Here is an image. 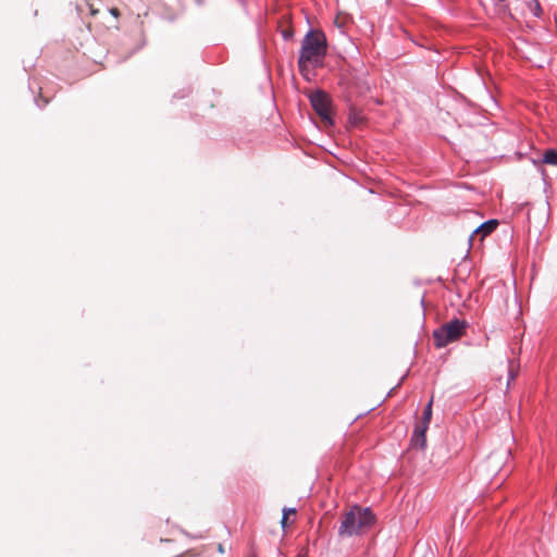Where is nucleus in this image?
<instances>
[{"label":"nucleus","instance_id":"nucleus-1","mask_svg":"<svg viewBox=\"0 0 557 557\" xmlns=\"http://www.w3.org/2000/svg\"><path fill=\"white\" fill-rule=\"evenodd\" d=\"M375 522V516L369 507L352 506L344 516L338 527V535L351 537L368 531Z\"/></svg>","mask_w":557,"mask_h":557},{"label":"nucleus","instance_id":"nucleus-2","mask_svg":"<svg viewBox=\"0 0 557 557\" xmlns=\"http://www.w3.org/2000/svg\"><path fill=\"white\" fill-rule=\"evenodd\" d=\"M327 52L325 35L319 30H309L302 41L299 51L298 66L304 71L307 64L318 65Z\"/></svg>","mask_w":557,"mask_h":557},{"label":"nucleus","instance_id":"nucleus-3","mask_svg":"<svg viewBox=\"0 0 557 557\" xmlns=\"http://www.w3.org/2000/svg\"><path fill=\"white\" fill-rule=\"evenodd\" d=\"M466 320L453 319L433 331L434 345L437 348H444L462 337L468 327Z\"/></svg>","mask_w":557,"mask_h":557},{"label":"nucleus","instance_id":"nucleus-4","mask_svg":"<svg viewBox=\"0 0 557 557\" xmlns=\"http://www.w3.org/2000/svg\"><path fill=\"white\" fill-rule=\"evenodd\" d=\"M310 103L315 111V113L323 120L331 122L330 116V107H331V99L330 96L321 90L317 89L312 91L309 95Z\"/></svg>","mask_w":557,"mask_h":557},{"label":"nucleus","instance_id":"nucleus-5","mask_svg":"<svg viewBox=\"0 0 557 557\" xmlns=\"http://www.w3.org/2000/svg\"><path fill=\"white\" fill-rule=\"evenodd\" d=\"M426 430H428L426 426L417 425L414 428V431H413V434H412L411 441H410L412 448L422 450L426 447V436H425Z\"/></svg>","mask_w":557,"mask_h":557},{"label":"nucleus","instance_id":"nucleus-6","mask_svg":"<svg viewBox=\"0 0 557 557\" xmlns=\"http://www.w3.org/2000/svg\"><path fill=\"white\" fill-rule=\"evenodd\" d=\"M498 222L497 220H488L484 223H482L471 235V239H473L476 236H480V239H483L485 236L490 235L495 231L497 227Z\"/></svg>","mask_w":557,"mask_h":557},{"label":"nucleus","instance_id":"nucleus-7","mask_svg":"<svg viewBox=\"0 0 557 557\" xmlns=\"http://www.w3.org/2000/svg\"><path fill=\"white\" fill-rule=\"evenodd\" d=\"M348 122L352 126L361 125L364 122L363 111L356 106H350L348 110Z\"/></svg>","mask_w":557,"mask_h":557},{"label":"nucleus","instance_id":"nucleus-8","mask_svg":"<svg viewBox=\"0 0 557 557\" xmlns=\"http://www.w3.org/2000/svg\"><path fill=\"white\" fill-rule=\"evenodd\" d=\"M523 2L534 17L540 18L542 16L543 10L539 0H523Z\"/></svg>","mask_w":557,"mask_h":557},{"label":"nucleus","instance_id":"nucleus-9","mask_svg":"<svg viewBox=\"0 0 557 557\" xmlns=\"http://www.w3.org/2000/svg\"><path fill=\"white\" fill-rule=\"evenodd\" d=\"M543 162L550 165H557V150H546L543 154Z\"/></svg>","mask_w":557,"mask_h":557},{"label":"nucleus","instance_id":"nucleus-10","mask_svg":"<svg viewBox=\"0 0 557 557\" xmlns=\"http://www.w3.org/2000/svg\"><path fill=\"white\" fill-rule=\"evenodd\" d=\"M431 417H432V401H430L424 411H423V414H422V422L421 424H419L420 426H426L429 428V424H430V421H431Z\"/></svg>","mask_w":557,"mask_h":557},{"label":"nucleus","instance_id":"nucleus-11","mask_svg":"<svg viewBox=\"0 0 557 557\" xmlns=\"http://www.w3.org/2000/svg\"><path fill=\"white\" fill-rule=\"evenodd\" d=\"M290 513L295 515L296 513V509L295 508H285L283 510V517H282V527L283 528L286 527L287 518H289Z\"/></svg>","mask_w":557,"mask_h":557},{"label":"nucleus","instance_id":"nucleus-12","mask_svg":"<svg viewBox=\"0 0 557 557\" xmlns=\"http://www.w3.org/2000/svg\"><path fill=\"white\" fill-rule=\"evenodd\" d=\"M282 36H283V38H284L285 40H289V39H292V37H293V30H290V29H284V30L282 32Z\"/></svg>","mask_w":557,"mask_h":557},{"label":"nucleus","instance_id":"nucleus-13","mask_svg":"<svg viewBox=\"0 0 557 557\" xmlns=\"http://www.w3.org/2000/svg\"><path fill=\"white\" fill-rule=\"evenodd\" d=\"M110 13H111L113 16H115V17H117V16L120 15V11H119V9H116V8H112V9H110Z\"/></svg>","mask_w":557,"mask_h":557},{"label":"nucleus","instance_id":"nucleus-14","mask_svg":"<svg viewBox=\"0 0 557 557\" xmlns=\"http://www.w3.org/2000/svg\"><path fill=\"white\" fill-rule=\"evenodd\" d=\"M497 453H492L490 456H488V462H492L494 461L496 458H497Z\"/></svg>","mask_w":557,"mask_h":557},{"label":"nucleus","instance_id":"nucleus-15","mask_svg":"<svg viewBox=\"0 0 557 557\" xmlns=\"http://www.w3.org/2000/svg\"><path fill=\"white\" fill-rule=\"evenodd\" d=\"M218 550H219L220 553H223V552H224V548H223V545H222V544H219V546H218Z\"/></svg>","mask_w":557,"mask_h":557},{"label":"nucleus","instance_id":"nucleus-16","mask_svg":"<svg viewBox=\"0 0 557 557\" xmlns=\"http://www.w3.org/2000/svg\"><path fill=\"white\" fill-rule=\"evenodd\" d=\"M513 377H515V376H513V374L510 372V373H509V380H508V383L510 382V380H513Z\"/></svg>","mask_w":557,"mask_h":557}]
</instances>
